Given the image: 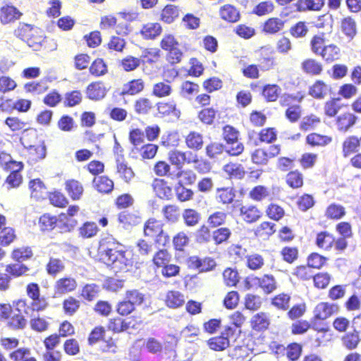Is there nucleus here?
Returning a JSON list of instances; mask_svg holds the SVG:
<instances>
[{
	"instance_id": "obj_1",
	"label": "nucleus",
	"mask_w": 361,
	"mask_h": 361,
	"mask_svg": "<svg viewBox=\"0 0 361 361\" xmlns=\"http://www.w3.org/2000/svg\"><path fill=\"white\" fill-rule=\"evenodd\" d=\"M224 139L230 148H226V152L231 156H238L244 149L243 143L238 142L239 132L234 127L226 125L223 128Z\"/></svg>"
},
{
	"instance_id": "obj_2",
	"label": "nucleus",
	"mask_w": 361,
	"mask_h": 361,
	"mask_svg": "<svg viewBox=\"0 0 361 361\" xmlns=\"http://www.w3.org/2000/svg\"><path fill=\"white\" fill-rule=\"evenodd\" d=\"M131 252L125 250V247L114 239V272L126 269L127 267L131 264Z\"/></svg>"
},
{
	"instance_id": "obj_3",
	"label": "nucleus",
	"mask_w": 361,
	"mask_h": 361,
	"mask_svg": "<svg viewBox=\"0 0 361 361\" xmlns=\"http://www.w3.org/2000/svg\"><path fill=\"white\" fill-rule=\"evenodd\" d=\"M76 286L77 283L74 279L71 277L61 278L56 282L54 298L73 291L76 288Z\"/></svg>"
},
{
	"instance_id": "obj_4",
	"label": "nucleus",
	"mask_w": 361,
	"mask_h": 361,
	"mask_svg": "<svg viewBox=\"0 0 361 361\" xmlns=\"http://www.w3.org/2000/svg\"><path fill=\"white\" fill-rule=\"evenodd\" d=\"M338 310V306L336 304L320 302L314 308V316L315 319L324 320L331 316L334 313L337 312Z\"/></svg>"
},
{
	"instance_id": "obj_5",
	"label": "nucleus",
	"mask_w": 361,
	"mask_h": 361,
	"mask_svg": "<svg viewBox=\"0 0 361 361\" xmlns=\"http://www.w3.org/2000/svg\"><path fill=\"white\" fill-rule=\"evenodd\" d=\"M29 188L31 191V197L35 198L37 200L46 199L49 193L44 183L39 178L30 180L29 182Z\"/></svg>"
},
{
	"instance_id": "obj_6",
	"label": "nucleus",
	"mask_w": 361,
	"mask_h": 361,
	"mask_svg": "<svg viewBox=\"0 0 361 361\" xmlns=\"http://www.w3.org/2000/svg\"><path fill=\"white\" fill-rule=\"evenodd\" d=\"M1 22L7 24L20 18L22 13L14 6L7 4L1 8Z\"/></svg>"
},
{
	"instance_id": "obj_7",
	"label": "nucleus",
	"mask_w": 361,
	"mask_h": 361,
	"mask_svg": "<svg viewBox=\"0 0 361 361\" xmlns=\"http://www.w3.org/2000/svg\"><path fill=\"white\" fill-rule=\"evenodd\" d=\"M152 187L157 197L161 199L170 200L173 197L171 187L164 179L155 178Z\"/></svg>"
},
{
	"instance_id": "obj_8",
	"label": "nucleus",
	"mask_w": 361,
	"mask_h": 361,
	"mask_svg": "<svg viewBox=\"0 0 361 361\" xmlns=\"http://www.w3.org/2000/svg\"><path fill=\"white\" fill-rule=\"evenodd\" d=\"M357 120V116L351 113L341 114L336 118L338 130L342 132L348 131L353 127Z\"/></svg>"
},
{
	"instance_id": "obj_9",
	"label": "nucleus",
	"mask_w": 361,
	"mask_h": 361,
	"mask_svg": "<svg viewBox=\"0 0 361 361\" xmlns=\"http://www.w3.org/2000/svg\"><path fill=\"white\" fill-rule=\"evenodd\" d=\"M145 87V82L142 79H133L124 84L120 94L135 95L141 92Z\"/></svg>"
},
{
	"instance_id": "obj_10",
	"label": "nucleus",
	"mask_w": 361,
	"mask_h": 361,
	"mask_svg": "<svg viewBox=\"0 0 361 361\" xmlns=\"http://www.w3.org/2000/svg\"><path fill=\"white\" fill-rule=\"evenodd\" d=\"M86 94L91 100H99L106 95V90L102 82H92L87 87Z\"/></svg>"
},
{
	"instance_id": "obj_11",
	"label": "nucleus",
	"mask_w": 361,
	"mask_h": 361,
	"mask_svg": "<svg viewBox=\"0 0 361 361\" xmlns=\"http://www.w3.org/2000/svg\"><path fill=\"white\" fill-rule=\"evenodd\" d=\"M118 221L123 224L125 229H129L133 226H136L141 222V217L133 213H129L127 211L121 212L118 214Z\"/></svg>"
},
{
	"instance_id": "obj_12",
	"label": "nucleus",
	"mask_w": 361,
	"mask_h": 361,
	"mask_svg": "<svg viewBox=\"0 0 361 361\" xmlns=\"http://www.w3.org/2000/svg\"><path fill=\"white\" fill-rule=\"evenodd\" d=\"M251 326L257 331H264L268 329L270 322L267 315L264 312L255 314L251 319Z\"/></svg>"
},
{
	"instance_id": "obj_13",
	"label": "nucleus",
	"mask_w": 361,
	"mask_h": 361,
	"mask_svg": "<svg viewBox=\"0 0 361 361\" xmlns=\"http://www.w3.org/2000/svg\"><path fill=\"white\" fill-rule=\"evenodd\" d=\"M66 190L73 200H80L83 193L82 184L74 179L66 182Z\"/></svg>"
},
{
	"instance_id": "obj_14",
	"label": "nucleus",
	"mask_w": 361,
	"mask_h": 361,
	"mask_svg": "<svg viewBox=\"0 0 361 361\" xmlns=\"http://www.w3.org/2000/svg\"><path fill=\"white\" fill-rule=\"evenodd\" d=\"M112 239L111 235H108L102 238L99 241L98 252L103 259H106L108 261L111 260V257L113 255V249L110 247L112 244Z\"/></svg>"
},
{
	"instance_id": "obj_15",
	"label": "nucleus",
	"mask_w": 361,
	"mask_h": 361,
	"mask_svg": "<svg viewBox=\"0 0 361 361\" xmlns=\"http://www.w3.org/2000/svg\"><path fill=\"white\" fill-rule=\"evenodd\" d=\"M258 61V66L262 71H268L273 66L274 59L269 49L262 47L260 49Z\"/></svg>"
},
{
	"instance_id": "obj_16",
	"label": "nucleus",
	"mask_w": 361,
	"mask_h": 361,
	"mask_svg": "<svg viewBox=\"0 0 361 361\" xmlns=\"http://www.w3.org/2000/svg\"><path fill=\"white\" fill-rule=\"evenodd\" d=\"M324 1L325 0H298L295 6L298 11H319L324 5Z\"/></svg>"
},
{
	"instance_id": "obj_17",
	"label": "nucleus",
	"mask_w": 361,
	"mask_h": 361,
	"mask_svg": "<svg viewBox=\"0 0 361 361\" xmlns=\"http://www.w3.org/2000/svg\"><path fill=\"white\" fill-rule=\"evenodd\" d=\"M285 21L278 18H271L265 21L263 31L267 34H276L284 27Z\"/></svg>"
},
{
	"instance_id": "obj_18",
	"label": "nucleus",
	"mask_w": 361,
	"mask_h": 361,
	"mask_svg": "<svg viewBox=\"0 0 361 361\" xmlns=\"http://www.w3.org/2000/svg\"><path fill=\"white\" fill-rule=\"evenodd\" d=\"M185 302L184 295L179 291L171 290L166 294V303L170 308H178Z\"/></svg>"
},
{
	"instance_id": "obj_19",
	"label": "nucleus",
	"mask_w": 361,
	"mask_h": 361,
	"mask_svg": "<svg viewBox=\"0 0 361 361\" xmlns=\"http://www.w3.org/2000/svg\"><path fill=\"white\" fill-rule=\"evenodd\" d=\"M360 140L356 136L348 137L343 143V153L345 157L359 150Z\"/></svg>"
},
{
	"instance_id": "obj_20",
	"label": "nucleus",
	"mask_w": 361,
	"mask_h": 361,
	"mask_svg": "<svg viewBox=\"0 0 361 361\" xmlns=\"http://www.w3.org/2000/svg\"><path fill=\"white\" fill-rule=\"evenodd\" d=\"M161 30L159 23H147L143 26L140 33L145 39H154L161 34Z\"/></svg>"
},
{
	"instance_id": "obj_21",
	"label": "nucleus",
	"mask_w": 361,
	"mask_h": 361,
	"mask_svg": "<svg viewBox=\"0 0 361 361\" xmlns=\"http://www.w3.org/2000/svg\"><path fill=\"white\" fill-rule=\"evenodd\" d=\"M220 16L222 19L234 23L239 20L240 13L231 5H225L220 9Z\"/></svg>"
},
{
	"instance_id": "obj_22",
	"label": "nucleus",
	"mask_w": 361,
	"mask_h": 361,
	"mask_svg": "<svg viewBox=\"0 0 361 361\" xmlns=\"http://www.w3.org/2000/svg\"><path fill=\"white\" fill-rule=\"evenodd\" d=\"M93 185L99 192L109 193L113 190V180L106 176H102L93 180Z\"/></svg>"
},
{
	"instance_id": "obj_23",
	"label": "nucleus",
	"mask_w": 361,
	"mask_h": 361,
	"mask_svg": "<svg viewBox=\"0 0 361 361\" xmlns=\"http://www.w3.org/2000/svg\"><path fill=\"white\" fill-rule=\"evenodd\" d=\"M30 269L22 262L9 264L6 266V271L11 276V278H18L24 275Z\"/></svg>"
},
{
	"instance_id": "obj_24",
	"label": "nucleus",
	"mask_w": 361,
	"mask_h": 361,
	"mask_svg": "<svg viewBox=\"0 0 361 361\" xmlns=\"http://www.w3.org/2000/svg\"><path fill=\"white\" fill-rule=\"evenodd\" d=\"M179 16V10L175 5H166L162 10L161 19L168 23H172Z\"/></svg>"
},
{
	"instance_id": "obj_25",
	"label": "nucleus",
	"mask_w": 361,
	"mask_h": 361,
	"mask_svg": "<svg viewBox=\"0 0 361 361\" xmlns=\"http://www.w3.org/2000/svg\"><path fill=\"white\" fill-rule=\"evenodd\" d=\"M163 231L162 224L154 219H149L144 226L145 236L154 237Z\"/></svg>"
},
{
	"instance_id": "obj_26",
	"label": "nucleus",
	"mask_w": 361,
	"mask_h": 361,
	"mask_svg": "<svg viewBox=\"0 0 361 361\" xmlns=\"http://www.w3.org/2000/svg\"><path fill=\"white\" fill-rule=\"evenodd\" d=\"M360 341L359 332L355 329L353 332L346 333L342 337L343 344L348 350L356 348Z\"/></svg>"
},
{
	"instance_id": "obj_27",
	"label": "nucleus",
	"mask_w": 361,
	"mask_h": 361,
	"mask_svg": "<svg viewBox=\"0 0 361 361\" xmlns=\"http://www.w3.org/2000/svg\"><path fill=\"white\" fill-rule=\"evenodd\" d=\"M341 30L350 39H353L357 34L355 21L351 17L343 18L341 22Z\"/></svg>"
},
{
	"instance_id": "obj_28",
	"label": "nucleus",
	"mask_w": 361,
	"mask_h": 361,
	"mask_svg": "<svg viewBox=\"0 0 361 361\" xmlns=\"http://www.w3.org/2000/svg\"><path fill=\"white\" fill-rule=\"evenodd\" d=\"M82 94L79 90H72L64 94L63 105L66 107H73L82 101Z\"/></svg>"
},
{
	"instance_id": "obj_29",
	"label": "nucleus",
	"mask_w": 361,
	"mask_h": 361,
	"mask_svg": "<svg viewBox=\"0 0 361 361\" xmlns=\"http://www.w3.org/2000/svg\"><path fill=\"white\" fill-rule=\"evenodd\" d=\"M48 81L49 80L47 78H44L39 82L32 81L27 82L24 85V89L27 92H37L40 94L48 89V86L47 85Z\"/></svg>"
},
{
	"instance_id": "obj_30",
	"label": "nucleus",
	"mask_w": 361,
	"mask_h": 361,
	"mask_svg": "<svg viewBox=\"0 0 361 361\" xmlns=\"http://www.w3.org/2000/svg\"><path fill=\"white\" fill-rule=\"evenodd\" d=\"M209 347L214 350L216 351H221L226 349L229 346L230 343H228L226 336L224 337L222 334L219 336L214 337L210 338L208 342Z\"/></svg>"
},
{
	"instance_id": "obj_31",
	"label": "nucleus",
	"mask_w": 361,
	"mask_h": 361,
	"mask_svg": "<svg viewBox=\"0 0 361 361\" xmlns=\"http://www.w3.org/2000/svg\"><path fill=\"white\" fill-rule=\"evenodd\" d=\"M224 170L231 177L242 179L244 178L245 171L241 164L230 163L224 166Z\"/></svg>"
},
{
	"instance_id": "obj_32",
	"label": "nucleus",
	"mask_w": 361,
	"mask_h": 361,
	"mask_svg": "<svg viewBox=\"0 0 361 361\" xmlns=\"http://www.w3.org/2000/svg\"><path fill=\"white\" fill-rule=\"evenodd\" d=\"M65 268L62 261L58 258L50 257L49 262L47 264L46 270L50 276H55L61 272Z\"/></svg>"
},
{
	"instance_id": "obj_33",
	"label": "nucleus",
	"mask_w": 361,
	"mask_h": 361,
	"mask_svg": "<svg viewBox=\"0 0 361 361\" xmlns=\"http://www.w3.org/2000/svg\"><path fill=\"white\" fill-rule=\"evenodd\" d=\"M281 91V87L277 85L269 84L264 86L262 95L266 98L267 102H274L278 99Z\"/></svg>"
},
{
	"instance_id": "obj_34",
	"label": "nucleus",
	"mask_w": 361,
	"mask_h": 361,
	"mask_svg": "<svg viewBox=\"0 0 361 361\" xmlns=\"http://www.w3.org/2000/svg\"><path fill=\"white\" fill-rule=\"evenodd\" d=\"M79 231L83 238H90L97 235L99 228L94 222L86 221L80 227Z\"/></svg>"
},
{
	"instance_id": "obj_35",
	"label": "nucleus",
	"mask_w": 361,
	"mask_h": 361,
	"mask_svg": "<svg viewBox=\"0 0 361 361\" xmlns=\"http://www.w3.org/2000/svg\"><path fill=\"white\" fill-rule=\"evenodd\" d=\"M117 162V173L120 178L123 179L125 183H129L130 180L134 177L135 173L130 167H128L125 163Z\"/></svg>"
},
{
	"instance_id": "obj_36",
	"label": "nucleus",
	"mask_w": 361,
	"mask_h": 361,
	"mask_svg": "<svg viewBox=\"0 0 361 361\" xmlns=\"http://www.w3.org/2000/svg\"><path fill=\"white\" fill-rule=\"evenodd\" d=\"M48 37L42 36H34L32 35L26 40L27 44L33 49L34 51H39L42 47L47 48Z\"/></svg>"
},
{
	"instance_id": "obj_37",
	"label": "nucleus",
	"mask_w": 361,
	"mask_h": 361,
	"mask_svg": "<svg viewBox=\"0 0 361 361\" xmlns=\"http://www.w3.org/2000/svg\"><path fill=\"white\" fill-rule=\"evenodd\" d=\"M58 128L64 132H71L77 128L74 119L69 115H63L57 123Z\"/></svg>"
},
{
	"instance_id": "obj_38",
	"label": "nucleus",
	"mask_w": 361,
	"mask_h": 361,
	"mask_svg": "<svg viewBox=\"0 0 361 361\" xmlns=\"http://www.w3.org/2000/svg\"><path fill=\"white\" fill-rule=\"evenodd\" d=\"M327 90L326 85L322 80H317L310 87L309 94L316 99H322L326 94Z\"/></svg>"
},
{
	"instance_id": "obj_39",
	"label": "nucleus",
	"mask_w": 361,
	"mask_h": 361,
	"mask_svg": "<svg viewBox=\"0 0 361 361\" xmlns=\"http://www.w3.org/2000/svg\"><path fill=\"white\" fill-rule=\"evenodd\" d=\"M33 255L32 251L30 247L14 249L11 257L13 259L18 262L30 259Z\"/></svg>"
},
{
	"instance_id": "obj_40",
	"label": "nucleus",
	"mask_w": 361,
	"mask_h": 361,
	"mask_svg": "<svg viewBox=\"0 0 361 361\" xmlns=\"http://www.w3.org/2000/svg\"><path fill=\"white\" fill-rule=\"evenodd\" d=\"M47 198H49L51 204L58 207H65L68 204V200L60 192H49Z\"/></svg>"
},
{
	"instance_id": "obj_41",
	"label": "nucleus",
	"mask_w": 361,
	"mask_h": 361,
	"mask_svg": "<svg viewBox=\"0 0 361 361\" xmlns=\"http://www.w3.org/2000/svg\"><path fill=\"white\" fill-rule=\"evenodd\" d=\"M80 301L76 298L70 296L63 302L64 313L68 315H73L80 308Z\"/></svg>"
},
{
	"instance_id": "obj_42",
	"label": "nucleus",
	"mask_w": 361,
	"mask_h": 361,
	"mask_svg": "<svg viewBox=\"0 0 361 361\" xmlns=\"http://www.w3.org/2000/svg\"><path fill=\"white\" fill-rule=\"evenodd\" d=\"M334 241V238L327 231H322L317 235L316 245L319 247L329 248Z\"/></svg>"
},
{
	"instance_id": "obj_43",
	"label": "nucleus",
	"mask_w": 361,
	"mask_h": 361,
	"mask_svg": "<svg viewBox=\"0 0 361 361\" xmlns=\"http://www.w3.org/2000/svg\"><path fill=\"white\" fill-rule=\"evenodd\" d=\"M99 286L95 283H87L82 289L81 295L87 301H92L99 292Z\"/></svg>"
},
{
	"instance_id": "obj_44",
	"label": "nucleus",
	"mask_w": 361,
	"mask_h": 361,
	"mask_svg": "<svg viewBox=\"0 0 361 361\" xmlns=\"http://www.w3.org/2000/svg\"><path fill=\"white\" fill-rule=\"evenodd\" d=\"M331 141V138L326 136L322 135L317 133H311L309 134L306 137V142L307 144L312 146L316 145H324L329 144Z\"/></svg>"
},
{
	"instance_id": "obj_45",
	"label": "nucleus",
	"mask_w": 361,
	"mask_h": 361,
	"mask_svg": "<svg viewBox=\"0 0 361 361\" xmlns=\"http://www.w3.org/2000/svg\"><path fill=\"white\" fill-rule=\"evenodd\" d=\"M303 71L312 75H318L322 71V65L314 59H307L302 63Z\"/></svg>"
},
{
	"instance_id": "obj_46",
	"label": "nucleus",
	"mask_w": 361,
	"mask_h": 361,
	"mask_svg": "<svg viewBox=\"0 0 361 361\" xmlns=\"http://www.w3.org/2000/svg\"><path fill=\"white\" fill-rule=\"evenodd\" d=\"M89 70L92 75L100 76L107 72V66L102 59L98 58L92 62Z\"/></svg>"
},
{
	"instance_id": "obj_47",
	"label": "nucleus",
	"mask_w": 361,
	"mask_h": 361,
	"mask_svg": "<svg viewBox=\"0 0 361 361\" xmlns=\"http://www.w3.org/2000/svg\"><path fill=\"white\" fill-rule=\"evenodd\" d=\"M231 232L229 228L222 227L217 228L212 233V239L216 245H220L226 242L231 236Z\"/></svg>"
},
{
	"instance_id": "obj_48",
	"label": "nucleus",
	"mask_w": 361,
	"mask_h": 361,
	"mask_svg": "<svg viewBox=\"0 0 361 361\" xmlns=\"http://www.w3.org/2000/svg\"><path fill=\"white\" fill-rule=\"evenodd\" d=\"M302 351V346L298 343H291L286 347V356L291 361L298 360Z\"/></svg>"
},
{
	"instance_id": "obj_49",
	"label": "nucleus",
	"mask_w": 361,
	"mask_h": 361,
	"mask_svg": "<svg viewBox=\"0 0 361 361\" xmlns=\"http://www.w3.org/2000/svg\"><path fill=\"white\" fill-rule=\"evenodd\" d=\"M56 216L49 214H44L39 219V225L42 231H51L56 226Z\"/></svg>"
},
{
	"instance_id": "obj_50",
	"label": "nucleus",
	"mask_w": 361,
	"mask_h": 361,
	"mask_svg": "<svg viewBox=\"0 0 361 361\" xmlns=\"http://www.w3.org/2000/svg\"><path fill=\"white\" fill-rule=\"evenodd\" d=\"M345 214L344 207L335 204L329 205L326 211V216L331 219H339L342 218Z\"/></svg>"
},
{
	"instance_id": "obj_51",
	"label": "nucleus",
	"mask_w": 361,
	"mask_h": 361,
	"mask_svg": "<svg viewBox=\"0 0 361 361\" xmlns=\"http://www.w3.org/2000/svg\"><path fill=\"white\" fill-rule=\"evenodd\" d=\"M170 162L176 166V169L179 170L182 168L183 164L186 160V153L178 150H173L169 152Z\"/></svg>"
},
{
	"instance_id": "obj_52",
	"label": "nucleus",
	"mask_w": 361,
	"mask_h": 361,
	"mask_svg": "<svg viewBox=\"0 0 361 361\" xmlns=\"http://www.w3.org/2000/svg\"><path fill=\"white\" fill-rule=\"evenodd\" d=\"M48 306V302L46 301V299L44 297H39L32 300L30 302V306H27L25 310V313L26 314H29V311L30 310L32 312L37 311H42Z\"/></svg>"
},
{
	"instance_id": "obj_53",
	"label": "nucleus",
	"mask_w": 361,
	"mask_h": 361,
	"mask_svg": "<svg viewBox=\"0 0 361 361\" xmlns=\"http://www.w3.org/2000/svg\"><path fill=\"white\" fill-rule=\"evenodd\" d=\"M340 52V49L336 45L331 44L327 47H324L320 54L327 61H333L334 59H338V55Z\"/></svg>"
},
{
	"instance_id": "obj_54",
	"label": "nucleus",
	"mask_w": 361,
	"mask_h": 361,
	"mask_svg": "<svg viewBox=\"0 0 361 361\" xmlns=\"http://www.w3.org/2000/svg\"><path fill=\"white\" fill-rule=\"evenodd\" d=\"M176 193L178 199L181 202H185L191 200L193 196V191L191 189H188L183 185L181 181L175 188Z\"/></svg>"
},
{
	"instance_id": "obj_55",
	"label": "nucleus",
	"mask_w": 361,
	"mask_h": 361,
	"mask_svg": "<svg viewBox=\"0 0 361 361\" xmlns=\"http://www.w3.org/2000/svg\"><path fill=\"white\" fill-rule=\"evenodd\" d=\"M286 183L293 188L301 187L303 184L302 173L297 171L289 172L286 176Z\"/></svg>"
},
{
	"instance_id": "obj_56",
	"label": "nucleus",
	"mask_w": 361,
	"mask_h": 361,
	"mask_svg": "<svg viewBox=\"0 0 361 361\" xmlns=\"http://www.w3.org/2000/svg\"><path fill=\"white\" fill-rule=\"evenodd\" d=\"M157 109L159 113L164 115L173 114L174 116L179 118L180 115V111L177 109L175 104L161 103L157 104Z\"/></svg>"
},
{
	"instance_id": "obj_57",
	"label": "nucleus",
	"mask_w": 361,
	"mask_h": 361,
	"mask_svg": "<svg viewBox=\"0 0 361 361\" xmlns=\"http://www.w3.org/2000/svg\"><path fill=\"white\" fill-rule=\"evenodd\" d=\"M15 231L13 228L7 227L0 232V245L2 246L9 245L15 239Z\"/></svg>"
},
{
	"instance_id": "obj_58",
	"label": "nucleus",
	"mask_w": 361,
	"mask_h": 361,
	"mask_svg": "<svg viewBox=\"0 0 361 361\" xmlns=\"http://www.w3.org/2000/svg\"><path fill=\"white\" fill-rule=\"evenodd\" d=\"M341 99L334 98L330 101H327L324 105L325 114L329 117H334L339 110L341 109V106L337 104V102L340 101Z\"/></svg>"
},
{
	"instance_id": "obj_59",
	"label": "nucleus",
	"mask_w": 361,
	"mask_h": 361,
	"mask_svg": "<svg viewBox=\"0 0 361 361\" xmlns=\"http://www.w3.org/2000/svg\"><path fill=\"white\" fill-rule=\"evenodd\" d=\"M62 99L63 97L59 92L56 90H53L44 97L43 102L45 105L49 107H55L62 101Z\"/></svg>"
},
{
	"instance_id": "obj_60",
	"label": "nucleus",
	"mask_w": 361,
	"mask_h": 361,
	"mask_svg": "<svg viewBox=\"0 0 361 361\" xmlns=\"http://www.w3.org/2000/svg\"><path fill=\"white\" fill-rule=\"evenodd\" d=\"M145 346L147 351L152 354L160 353L163 350L161 342L153 337L148 338L145 341Z\"/></svg>"
},
{
	"instance_id": "obj_61",
	"label": "nucleus",
	"mask_w": 361,
	"mask_h": 361,
	"mask_svg": "<svg viewBox=\"0 0 361 361\" xmlns=\"http://www.w3.org/2000/svg\"><path fill=\"white\" fill-rule=\"evenodd\" d=\"M240 213L245 215V220L248 223L256 221L260 216L259 212L255 207H250L248 208L242 207Z\"/></svg>"
},
{
	"instance_id": "obj_62",
	"label": "nucleus",
	"mask_w": 361,
	"mask_h": 361,
	"mask_svg": "<svg viewBox=\"0 0 361 361\" xmlns=\"http://www.w3.org/2000/svg\"><path fill=\"white\" fill-rule=\"evenodd\" d=\"M105 329L103 326H99L94 327L88 336V343L93 345L100 340L104 341Z\"/></svg>"
},
{
	"instance_id": "obj_63",
	"label": "nucleus",
	"mask_w": 361,
	"mask_h": 361,
	"mask_svg": "<svg viewBox=\"0 0 361 361\" xmlns=\"http://www.w3.org/2000/svg\"><path fill=\"white\" fill-rule=\"evenodd\" d=\"M186 143L188 147L199 149L202 147V137L198 133L192 132L188 135Z\"/></svg>"
},
{
	"instance_id": "obj_64",
	"label": "nucleus",
	"mask_w": 361,
	"mask_h": 361,
	"mask_svg": "<svg viewBox=\"0 0 361 361\" xmlns=\"http://www.w3.org/2000/svg\"><path fill=\"white\" fill-rule=\"evenodd\" d=\"M171 255L166 249L159 250L154 256L153 262L157 267H164L171 260Z\"/></svg>"
}]
</instances>
